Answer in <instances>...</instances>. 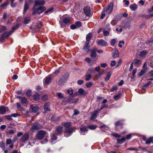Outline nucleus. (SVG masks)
Here are the masks:
<instances>
[{
  "label": "nucleus",
  "mask_w": 153,
  "mask_h": 153,
  "mask_svg": "<svg viewBox=\"0 0 153 153\" xmlns=\"http://www.w3.org/2000/svg\"><path fill=\"white\" fill-rule=\"evenodd\" d=\"M69 18L65 15L63 16L61 18L59 21L61 27H65L66 25H68L70 23Z\"/></svg>",
  "instance_id": "obj_1"
},
{
  "label": "nucleus",
  "mask_w": 153,
  "mask_h": 153,
  "mask_svg": "<svg viewBox=\"0 0 153 153\" xmlns=\"http://www.w3.org/2000/svg\"><path fill=\"white\" fill-rule=\"evenodd\" d=\"M114 7V4L113 3H110L105 8L104 11V12H106L107 14H109L111 13L113 11Z\"/></svg>",
  "instance_id": "obj_2"
},
{
  "label": "nucleus",
  "mask_w": 153,
  "mask_h": 153,
  "mask_svg": "<svg viewBox=\"0 0 153 153\" xmlns=\"http://www.w3.org/2000/svg\"><path fill=\"white\" fill-rule=\"evenodd\" d=\"M42 127L41 125L38 123H35L31 128L30 130L33 132H34L35 131L40 129Z\"/></svg>",
  "instance_id": "obj_3"
},
{
  "label": "nucleus",
  "mask_w": 153,
  "mask_h": 153,
  "mask_svg": "<svg viewBox=\"0 0 153 153\" xmlns=\"http://www.w3.org/2000/svg\"><path fill=\"white\" fill-rule=\"evenodd\" d=\"M69 75L68 74H64L62 77L61 79H60L59 81V85H62L65 82L66 80L68 79Z\"/></svg>",
  "instance_id": "obj_4"
},
{
  "label": "nucleus",
  "mask_w": 153,
  "mask_h": 153,
  "mask_svg": "<svg viewBox=\"0 0 153 153\" xmlns=\"http://www.w3.org/2000/svg\"><path fill=\"white\" fill-rule=\"evenodd\" d=\"M19 26V24H17L16 26L12 27L11 30L10 31V32L7 35L5 36V35L6 34V33H5L2 35V36L3 37L4 36H5V37L7 38H8L9 36L11 34V33L13 32L14 30L15 29L18 28Z\"/></svg>",
  "instance_id": "obj_5"
},
{
  "label": "nucleus",
  "mask_w": 153,
  "mask_h": 153,
  "mask_svg": "<svg viewBox=\"0 0 153 153\" xmlns=\"http://www.w3.org/2000/svg\"><path fill=\"white\" fill-rule=\"evenodd\" d=\"M84 13L87 16H90L91 15V8L89 7L86 6L83 8Z\"/></svg>",
  "instance_id": "obj_6"
},
{
  "label": "nucleus",
  "mask_w": 153,
  "mask_h": 153,
  "mask_svg": "<svg viewBox=\"0 0 153 153\" xmlns=\"http://www.w3.org/2000/svg\"><path fill=\"white\" fill-rule=\"evenodd\" d=\"M100 112L99 110H96L94 111L91 114V120H94L97 118L98 116V113Z\"/></svg>",
  "instance_id": "obj_7"
},
{
  "label": "nucleus",
  "mask_w": 153,
  "mask_h": 153,
  "mask_svg": "<svg viewBox=\"0 0 153 153\" xmlns=\"http://www.w3.org/2000/svg\"><path fill=\"white\" fill-rule=\"evenodd\" d=\"M45 3V1L43 0H38L36 1H35L34 7L36 6L43 5Z\"/></svg>",
  "instance_id": "obj_8"
},
{
  "label": "nucleus",
  "mask_w": 153,
  "mask_h": 153,
  "mask_svg": "<svg viewBox=\"0 0 153 153\" xmlns=\"http://www.w3.org/2000/svg\"><path fill=\"white\" fill-rule=\"evenodd\" d=\"M97 44L102 46H106L108 45L107 42L103 39H101L98 41Z\"/></svg>",
  "instance_id": "obj_9"
},
{
  "label": "nucleus",
  "mask_w": 153,
  "mask_h": 153,
  "mask_svg": "<svg viewBox=\"0 0 153 153\" xmlns=\"http://www.w3.org/2000/svg\"><path fill=\"white\" fill-rule=\"evenodd\" d=\"M45 10L46 7L44 6L40 7L36 9L38 14H39L42 13Z\"/></svg>",
  "instance_id": "obj_10"
},
{
  "label": "nucleus",
  "mask_w": 153,
  "mask_h": 153,
  "mask_svg": "<svg viewBox=\"0 0 153 153\" xmlns=\"http://www.w3.org/2000/svg\"><path fill=\"white\" fill-rule=\"evenodd\" d=\"M97 51V48H94L91 51V56L92 58H95L97 56V53H96Z\"/></svg>",
  "instance_id": "obj_11"
},
{
  "label": "nucleus",
  "mask_w": 153,
  "mask_h": 153,
  "mask_svg": "<svg viewBox=\"0 0 153 153\" xmlns=\"http://www.w3.org/2000/svg\"><path fill=\"white\" fill-rule=\"evenodd\" d=\"M8 108L6 107L3 106L0 108V114H3L8 110Z\"/></svg>",
  "instance_id": "obj_12"
},
{
  "label": "nucleus",
  "mask_w": 153,
  "mask_h": 153,
  "mask_svg": "<svg viewBox=\"0 0 153 153\" xmlns=\"http://www.w3.org/2000/svg\"><path fill=\"white\" fill-rule=\"evenodd\" d=\"M44 110L45 113H47L48 111H50L49 104V103H47L44 104Z\"/></svg>",
  "instance_id": "obj_13"
},
{
  "label": "nucleus",
  "mask_w": 153,
  "mask_h": 153,
  "mask_svg": "<svg viewBox=\"0 0 153 153\" xmlns=\"http://www.w3.org/2000/svg\"><path fill=\"white\" fill-rule=\"evenodd\" d=\"M143 140H146V143L147 144H149L151 143H153V137H151L146 140L144 137L143 138Z\"/></svg>",
  "instance_id": "obj_14"
},
{
  "label": "nucleus",
  "mask_w": 153,
  "mask_h": 153,
  "mask_svg": "<svg viewBox=\"0 0 153 153\" xmlns=\"http://www.w3.org/2000/svg\"><path fill=\"white\" fill-rule=\"evenodd\" d=\"M78 92L81 95H86L88 94L87 92L85 91L82 88L79 89Z\"/></svg>",
  "instance_id": "obj_15"
},
{
  "label": "nucleus",
  "mask_w": 153,
  "mask_h": 153,
  "mask_svg": "<svg viewBox=\"0 0 153 153\" xmlns=\"http://www.w3.org/2000/svg\"><path fill=\"white\" fill-rule=\"evenodd\" d=\"M30 108L32 109L33 112L34 113H36L37 112L39 109V107L37 106H33V105H31Z\"/></svg>",
  "instance_id": "obj_16"
},
{
  "label": "nucleus",
  "mask_w": 153,
  "mask_h": 153,
  "mask_svg": "<svg viewBox=\"0 0 153 153\" xmlns=\"http://www.w3.org/2000/svg\"><path fill=\"white\" fill-rule=\"evenodd\" d=\"M57 134H51V141L52 143H55V141L57 139Z\"/></svg>",
  "instance_id": "obj_17"
},
{
  "label": "nucleus",
  "mask_w": 153,
  "mask_h": 153,
  "mask_svg": "<svg viewBox=\"0 0 153 153\" xmlns=\"http://www.w3.org/2000/svg\"><path fill=\"white\" fill-rule=\"evenodd\" d=\"M89 42H86L85 43V46L83 48V50L86 52L89 51Z\"/></svg>",
  "instance_id": "obj_18"
},
{
  "label": "nucleus",
  "mask_w": 153,
  "mask_h": 153,
  "mask_svg": "<svg viewBox=\"0 0 153 153\" xmlns=\"http://www.w3.org/2000/svg\"><path fill=\"white\" fill-rule=\"evenodd\" d=\"M51 78L50 76H48L46 77L44 79L45 83L47 84H49L51 82Z\"/></svg>",
  "instance_id": "obj_19"
},
{
  "label": "nucleus",
  "mask_w": 153,
  "mask_h": 153,
  "mask_svg": "<svg viewBox=\"0 0 153 153\" xmlns=\"http://www.w3.org/2000/svg\"><path fill=\"white\" fill-rule=\"evenodd\" d=\"M28 9V4L27 2L25 1L24 7V10L23 12V13L25 14L26 11Z\"/></svg>",
  "instance_id": "obj_20"
},
{
  "label": "nucleus",
  "mask_w": 153,
  "mask_h": 153,
  "mask_svg": "<svg viewBox=\"0 0 153 153\" xmlns=\"http://www.w3.org/2000/svg\"><path fill=\"white\" fill-rule=\"evenodd\" d=\"M126 140V138L125 137H123L121 139L118 138L117 139V143L121 144L123 143Z\"/></svg>",
  "instance_id": "obj_21"
},
{
  "label": "nucleus",
  "mask_w": 153,
  "mask_h": 153,
  "mask_svg": "<svg viewBox=\"0 0 153 153\" xmlns=\"http://www.w3.org/2000/svg\"><path fill=\"white\" fill-rule=\"evenodd\" d=\"M30 17H26L24 18V23L25 24L28 23L30 21Z\"/></svg>",
  "instance_id": "obj_22"
},
{
  "label": "nucleus",
  "mask_w": 153,
  "mask_h": 153,
  "mask_svg": "<svg viewBox=\"0 0 153 153\" xmlns=\"http://www.w3.org/2000/svg\"><path fill=\"white\" fill-rule=\"evenodd\" d=\"M29 137L28 134H24L22 138V141L23 142H25L27 140Z\"/></svg>",
  "instance_id": "obj_23"
},
{
  "label": "nucleus",
  "mask_w": 153,
  "mask_h": 153,
  "mask_svg": "<svg viewBox=\"0 0 153 153\" xmlns=\"http://www.w3.org/2000/svg\"><path fill=\"white\" fill-rule=\"evenodd\" d=\"M42 27V24L41 23H38L36 25V32H38L39 31V29L40 28Z\"/></svg>",
  "instance_id": "obj_24"
},
{
  "label": "nucleus",
  "mask_w": 153,
  "mask_h": 153,
  "mask_svg": "<svg viewBox=\"0 0 153 153\" xmlns=\"http://www.w3.org/2000/svg\"><path fill=\"white\" fill-rule=\"evenodd\" d=\"M148 53V51H147L145 50H143L140 52L139 55L140 56H143L147 54Z\"/></svg>",
  "instance_id": "obj_25"
},
{
  "label": "nucleus",
  "mask_w": 153,
  "mask_h": 153,
  "mask_svg": "<svg viewBox=\"0 0 153 153\" xmlns=\"http://www.w3.org/2000/svg\"><path fill=\"white\" fill-rule=\"evenodd\" d=\"M100 128L102 131H105V130H107L108 128V126L105 124H103L101 126Z\"/></svg>",
  "instance_id": "obj_26"
},
{
  "label": "nucleus",
  "mask_w": 153,
  "mask_h": 153,
  "mask_svg": "<svg viewBox=\"0 0 153 153\" xmlns=\"http://www.w3.org/2000/svg\"><path fill=\"white\" fill-rule=\"evenodd\" d=\"M92 37L91 34V33H89L88 34L86 37V42H89Z\"/></svg>",
  "instance_id": "obj_27"
},
{
  "label": "nucleus",
  "mask_w": 153,
  "mask_h": 153,
  "mask_svg": "<svg viewBox=\"0 0 153 153\" xmlns=\"http://www.w3.org/2000/svg\"><path fill=\"white\" fill-rule=\"evenodd\" d=\"M137 5L136 4H134L130 6V8L132 10L134 11L137 9Z\"/></svg>",
  "instance_id": "obj_28"
},
{
  "label": "nucleus",
  "mask_w": 153,
  "mask_h": 153,
  "mask_svg": "<svg viewBox=\"0 0 153 153\" xmlns=\"http://www.w3.org/2000/svg\"><path fill=\"white\" fill-rule=\"evenodd\" d=\"M119 56V53L117 50L115 51L113 55V57L115 58L118 57Z\"/></svg>",
  "instance_id": "obj_29"
},
{
  "label": "nucleus",
  "mask_w": 153,
  "mask_h": 153,
  "mask_svg": "<svg viewBox=\"0 0 153 153\" xmlns=\"http://www.w3.org/2000/svg\"><path fill=\"white\" fill-rule=\"evenodd\" d=\"M33 99L35 101L39 100V95L38 93H36L33 95Z\"/></svg>",
  "instance_id": "obj_30"
},
{
  "label": "nucleus",
  "mask_w": 153,
  "mask_h": 153,
  "mask_svg": "<svg viewBox=\"0 0 153 153\" xmlns=\"http://www.w3.org/2000/svg\"><path fill=\"white\" fill-rule=\"evenodd\" d=\"M87 128L85 126H83L80 128V131L82 132H85L87 131Z\"/></svg>",
  "instance_id": "obj_31"
},
{
  "label": "nucleus",
  "mask_w": 153,
  "mask_h": 153,
  "mask_svg": "<svg viewBox=\"0 0 153 153\" xmlns=\"http://www.w3.org/2000/svg\"><path fill=\"white\" fill-rule=\"evenodd\" d=\"M44 134H37L36 138L39 140L42 139L44 137Z\"/></svg>",
  "instance_id": "obj_32"
},
{
  "label": "nucleus",
  "mask_w": 153,
  "mask_h": 153,
  "mask_svg": "<svg viewBox=\"0 0 153 153\" xmlns=\"http://www.w3.org/2000/svg\"><path fill=\"white\" fill-rule=\"evenodd\" d=\"M117 22V20L116 19L114 18L111 22V23L112 25H116Z\"/></svg>",
  "instance_id": "obj_33"
},
{
  "label": "nucleus",
  "mask_w": 153,
  "mask_h": 153,
  "mask_svg": "<svg viewBox=\"0 0 153 153\" xmlns=\"http://www.w3.org/2000/svg\"><path fill=\"white\" fill-rule=\"evenodd\" d=\"M74 128H67L66 130V133H71L74 130Z\"/></svg>",
  "instance_id": "obj_34"
},
{
  "label": "nucleus",
  "mask_w": 153,
  "mask_h": 153,
  "mask_svg": "<svg viewBox=\"0 0 153 153\" xmlns=\"http://www.w3.org/2000/svg\"><path fill=\"white\" fill-rule=\"evenodd\" d=\"M88 128L90 129L94 130L97 128V126L96 125H91L89 126Z\"/></svg>",
  "instance_id": "obj_35"
},
{
  "label": "nucleus",
  "mask_w": 153,
  "mask_h": 153,
  "mask_svg": "<svg viewBox=\"0 0 153 153\" xmlns=\"http://www.w3.org/2000/svg\"><path fill=\"white\" fill-rule=\"evenodd\" d=\"M56 94L59 99H62L64 98L63 96L61 93H57Z\"/></svg>",
  "instance_id": "obj_36"
},
{
  "label": "nucleus",
  "mask_w": 153,
  "mask_h": 153,
  "mask_svg": "<svg viewBox=\"0 0 153 153\" xmlns=\"http://www.w3.org/2000/svg\"><path fill=\"white\" fill-rule=\"evenodd\" d=\"M27 99L25 97H23L21 99V102L22 104H25L27 102Z\"/></svg>",
  "instance_id": "obj_37"
},
{
  "label": "nucleus",
  "mask_w": 153,
  "mask_h": 153,
  "mask_svg": "<svg viewBox=\"0 0 153 153\" xmlns=\"http://www.w3.org/2000/svg\"><path fill=\"white\" fill-rule=\"evenodd\" d=\"M121 96V94H117V95H116L114 96V100H119Z\"/></svg>",
  "instance_id": "obj_38"
},
{
  "label": "nucleus",
  "mask_w": 153,
  "mask_h": 153,
  "mask_svg": "<svg viewBox=\"0 0 153 153\" xmlns=\"http://www.w3.org/2000/svg\"><path fill=\"white\" fill-rule=\"evenodd\" d=\"M6 30V27L4 26H0V32L4 31Z\"/></svg>",
  "instance_id": "obj_39"
},
{
  "label": "nucleus",
  "mask_w": 153,
  "mask_h": 153,
  "mask_svg": "<svg viewBox=\"0 0 153 153\" xmlns=\"http://www.w3.org/2000/svg\"><path fill=\"white\" fill-rule=\"evenodd\" d=\"M111 76V74L110 73H108L106 77L105 78V80L106 81H107L108 80L110 77V76Z\"/></svg>",
  "instance_id": "obj_40"
},
{
  "label": "nucleus",
  "mask_w": 153,
  "mask_h": 153,
  "mask_svg": "<svg viewBox=\"0 0 153 153\" xmlns=\"http://www.w3.org/2000/svg\"><path fill=\"white\" fill-rule=\"evenodd\" d=\"M75 25L77 28L81 26V23L79 21H77L75 23Z\"/></svg>",
  "instance_id": "obj_41"
},
{
  "label": "nucleus",
  "mask_w": 153,
  "mask_h": 153,
  "mask_svg": "<svg viewBox=\"0 0 153 153\" xmlns=\"http://www.w3.org/2000/svg\"><path fill=\"white\" fill-rule=\"evenodd\" d=\"M108 106L107 105H106L105 104H103L101 106L100 108L98 110H99V111H100V110L102 109L103 108H107L108 107Z\"/></svg>",
  "instance_id": "obj_42"
},
{
  "label": "nucleus",
  "mask_w": 153,
  "mask_h": 153,
  "mask_svg": "<svg viewBox=\"0 0 153 153\" xmlns=\"http://www.w3.org/2000/svg\"><path fill=\"white\" fill-rule=\"evenodd\" d=\"M71 123L70 122H66L65 123L64 125V126L66 128H68L71 126Z\"/></svg>",
  "instance_id": "obj_43"
},
{
  "label": "nucleus",
  "mask_w": 153,
  "mask_h": 153,
  "mask_svg": "<svg viewBox=\"0 0 153 153\" xmlns=\"http://www.w3.org/2000/svg\"><path fill=\"white\" fill-rule=\"evenodd\" d=\"M134 63L137 65L140 64L141 63V61L139 59H136L135 60Z\"/></svg>",
  "instance_id": "obj_44"
},
{
  "label": "nucleus",
  "mask_w": 153,
  "mask_h": 153,
  "mask_svg": "<svg viewBox=\"0 0 153 153\" xmlns=\"http://www.w3.org/2000/svg\"><path fill=\"white\" fill-rule=\"evenodd\" d=\"M62 130V127L61 126H58L56 128V131L58 132H61Z\"/></svg>",
  "instance_id": "obj_45"
},
{
  "label": "nucleus",
  "mask_w": 153,
  "mask_h": 153,
  "mask_svg": "<svg viewBox=\"0 0 153 153\" xmlns=\"http://www.w3.org/2000/svg\"><path fill=\"white\" fill-rule=\"evenodd\" d=\"M17 107L19 109L21 110H24L23 108L21 106L20 104L19 103H17Z\"/></svg>",
  "instance_id": "obj_46"
},
{
  "label": "nucleus",
  "mask_w": 153,
  "mask_h": 153,
  "mask_svg": "<svg viewBox=\"0 0 153 153\" xmlns=\"http://www.w3.org/2000/svg\"><path fill=\"white\" fill-rule=\"evenodd\" d=\"M9 4V2H8L7 1H6L5 3L2 4L1 5V7H4L7 6Z\"/></svg>",
  "instance_id": "obj_47"
},
{
  "label": "nucleus",
  "mask_w": 153,
  "mask_h": 153,
  "mask_svg": "<svg viewBox=\"0 0 153 153\" xmlns=\"http://www.w3.org/2000/svg\"><path fill=\"white\" fill-rule=\"evenodd\" d=\"M0 147L3 149H5V146L4 143L3 142H1L0 143Z\"/></svg>",
  "instance_id": "obj_48"
},
{
  "label": "nucleus",
  "mask_w": 153,
  "mask_h": 153,
  "mask_svg": "<svg viewBox=\"0 0 153 153\" xmlns=\"http://www.w3.org/2000/svg\"><path fill=\"white\" fill-rule=\"evenodd\" d=\"M73 91H74L73 89H71V90L68 89L67 90L68 93L71 95L73 94Z\"/></svg>",
  "instance_id": "obj_49"
},
{
  "label": "nucleus",
  "mask_w": 153,
  "mask_h": 153,
  "mask_svg": "<svg viewBox=\"0 0 153 153\" xmlns=\"http://www.w3.org/2000/svg\"><path fill=\"white\" fill-rule=\"evenodd\" d=\"M103 74V73H99L95 76V79H98L100 78V76H101Z\"/></svg>",
  "instance_id": "obj_50"
},
{
  "label": "nucleus",
  "mask_w": 153,
  "mask_h": 153,
  "mask_svg": "<svg viewBox=\"0 0 153 153\" xmlns=\"http://www.w3.org/2000/svg\"><path fill=\"white\" fill-rule=\"evenodd\" d=\"M53 10V8H51L48 10L46 11H45V13H51L52 12Z\"/></svg>",
  "instance_id": "obj_51"
},
{
  "label": "nucleus",
  "mask_w": 153,
  "mask_h": 153,
  "mask_svg": "<svg viewBox=\"0 0 153 153\" xmlns=\"http://www.w3.org/2000/svg\"><path fill=\"white\" fill-rule=\"evenodd\" d=\"M91 78V76L90 74L87 75L86 76L85 80L86 81H89Z\"/></svg>",
  "instance_id": "obj_52"
},
{
  "label": "nucleus",
  "mask_w": 153,
  "mask_h": 153,
  "mask_svg": "<svg viewBox=\"0 0 153 153\" xmlns=\"http://www.w3.org/2000/svg\"><path fill=\"white\" fill-rule=\"evenodd\" d=\"M92 85L93 84L91 82H89L87 83L86 85L87 87L88 88L91 87Z\"/></svg>",
  "instance_id": "obj_53"
},
{
  "label": "nucleus",
  "mask_w": 153,
  "mask_h": 153,
  "mask_svg": "<svg viewBox=\"0 0 153 153\" xmlns=\"http://www.w3.org/2000/svg\"><path fill=\"white\" fill-rule=\"evenodd\" d=\"M116 42V40L115 39H113L111 42V44L112 46H113Z\"/></svg>",
  "instance_id": "obj_54"
},
{
  "label": "nucleus",
  "mask_w": 153,
  "mask_h": 153,
  "mask_svg": "<svg viewBox=\"0 0 153 153\" xmlns=\"http://www.w3.org/2000/svg\"><path fill=\"white\" fill-rule=\"evenodd\" d=\"M116 63V62L115 60H112L111 61V62L110 64V65L112 67L113 66L115 65Z\"/></svg>",
  "instance_id": "obj_55"
},
{
  "label": "nucleus",
  "mask_w": 153,
  "mask_h": 153,
  "mask_svg": "<svg viewBox=\"0 0 153 153\" xmlns=\"http://www.w3.org/2000/svg\"><path fill=\"white\" fill-rule=\"evenodd\" d=\"M117 87L116 86H114L110 89V91L111 92H113L114 91L117 90Z\"/></svg>",
  "instance_id": "obj_56"
},
{
  "label": "nucleus",
  "mask_w": 153,
  "mask_h": 153,
  "mask_svg": "<svg viewBox=\"0 0 153 153\" xmlns=\"http://www.w3.org/2000/svg\"><path fill=\"white\" fill-rule=\"evenodd\" d=\"M65 100H66L65 101V100H63L62 102V105H65L66 104L67 101H68L69 100H70L69 99H66V98H65Z\"/></svg>",
  "instance_id": "obj_57"
},
{
  "label": "nucleus",
  "mask_w": 153,
  "mask_h": 153,
  "mask_svg": "<svg viewBox=\"0 0 153 153\" xmlns=\"http://www.w3.org/2000/svg\"><path fill=\"white\" fill-rule=\"evenodd\" d=\"M122 124L120 121H117L115 123V127L122 125Z\"/></svg>",
  "instance_id": "obj_58"
},
{
  "label": "nucleus",
  "mask_w": 153,
  "mask_h": 153,
  "mask_svg": "<svg viewBox=\"0 0 153 153\" xmlns=\"http://www.w3.org/2000/svg\"><path fill=\"white\" fill-rule=\"evenodd\" d=\"M77 83L79 85H81L84 83V81L82 80H79L77 81Z\"/></svg>",
  "instance_id": "obj_59"
},
{
  "label": "nucleus",
  "mask_w": 153,
  "mask_h": 153,
  "mask_svg": "<svg viewBox=\"0 0 153 153\" xmlns=\"http://www.w3.org/2000/svg\"><path fill=\"white\" fill-rule=\"evenodd\" d=\"M5 118L9 120H12V116L11 115L10 116V115H7L5 116Z\"/></svg>",
  "instance_id": "obj_60"
},
{
  "label": "nucleus",
  "mask_w": 153,
  "mask_h": 153,
  "mask_svg": "<svg viewBox=\"0 0 153 153\" xmlns=\"http://www.w3.org/2000/svg\"><path fill=\"white\" fill-rule=\"evenodd\" d=\"M103 34L104 36H107L109 34V32L106 30H104L103 33Z\"/></svg>",
  "instance_id": "obj_61"
},
{
  "label": "nucleus",
  "mask_w": 153,
  "mask_h": 153,
  "mask_svg": "<svg viewBox=\"0 0 153 153\" xmlns=\"http://www.w3.org/2000/svg\"><path fill=\"white\" fill-rule=\"evenodd\" d=\"M94 72V69L93 68H89L88 69V72L90 73H93Z\"/></svg>",
  "instance_id": "obj_62"
},
{
  "label": "nucleus",
  "mask_w": 153,
  "mask_h": 153,
  "mask_svg": "<svg viewBox=\"0 0 153 153\" xmlns=\"http://www.w3.org/2000/svg\"><path fill=\"white\" fill-rule=\"evenodd\" d=\"M31 92L30 91H27L26 93V95L28 97L30 96L31 95Z\"/></svg>",
  "instance_id": "obj_63"
},
{
  "label": "nucleus",
  "mask_w": 153,
  "mask_h": 153,
  "mask_svg": "<svg viewBox=\"0 0 153 153\" xmlns=\"http://www.w3.org/2000/svg\"><path fill=\"white\" fill-rule=\"evenodd\" d=\"M48 97V96L47 95H45L42 96V99L43 100H45L47 99Z\"/></svg>",
  "instance_id": "obj_64"
}]
</instances>
